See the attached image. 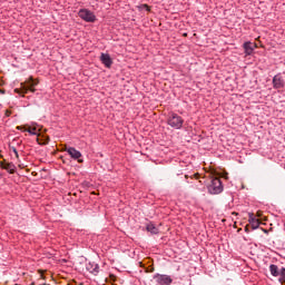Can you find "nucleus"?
<instances>
[{
    "label": "nucleus",
    "instance_id": "obj_19",
    "mask_svg": "<svg viewBox=\"0 0 285 285\" xmlns=\"http://www.w3.org/2000/svg\"><path fill=\"white\" fill-rule=\"evenodd\" d=\"M259 224H262V223L259 222V219H258V220H255L254 223H252V224H250L252 230H257V228H259Z\"/></svg>",
    "mask_w": 285,
    "mask_h": 285
},
{
    "label": "nucleus",
    "instance_id": "obj_8",
    "mask_svg": "<svg viewBox=\"0 0 285 285\" xmlns=\"http://www.w3.org/2000/svg\"><path fill=\"white\" fill-rule=\"evenodd\" d=\"M0 168H2V170H7L9 175H14L17 173V166L13 165V163L6 164V160L0 163Z\"/></svg>",
    "mask_w": 285,
    "mask_h": 285
},
{
    "label": "nucleus",
    "instance_id": "obj_18",
    "mask_svg": "<svg viewBox=\"0 0 285 285\" xmlns=\"http://www.w3.org/2000/svg\"><path fill=\"white\" fill-rule=\"evenodd\" d=\"M10 150H11V153L14 154L16 159H17L18 161H21V159L19 158V151L17 150V147H10Z\"/></svg>",
    "mask_w": 285,
    "mask_h": 285
},
{
    "label": "nucleus",
    "instance_id": "obj_6",
    "mask_svg": "<svg viewBox=\"0 0 285 285\" xmlns=\"http://www.w3.org/2000/svg\"><path fill=\"white\" fill-rule=\"evenodd\" d=\"M272 83L275 90H282V88L285 87V81L284 77H282V73H277L276 76H274Z\"/></svg>",
    "mask_w": 285,
    "mask_h": 285
},
{
    "label": "nucleus",
    "instance_id": "obj_26",
    "mask_svg": "<svg viewBox=\"0 0 285 285\" xmlns=\"http://www.w3.org/2000/svg\"><path fill=\"white\" fill-rule=\"evenodd\" d=\"M233 215H237V213L234 212Z\"/></svg>",
    "mask_w": 285,
    "mask_h": 285
},
{
    "label": "nucleus",
    "instance_id": "obj_28",
    "mask_svg": "<svg viewBox=\"0 0 285 285\" xmlns=\"http://www.w3.org/2000/svg\"><path fill=\"white\" fill-rule=\"evenodd\" d=\"M0 157H3V156H0Z\"/></svg>",
    "mask_w": 285,
    "mask_h": 285
},
{
    "label": "nucleus",
    "instance_id": "obj_17",
    "mask_svg": "<svg viewBox=\"0 0 285 285\" xmlns=\"http://www.w3.org/2000/svg\"><path fill=\"white\" fill-rule=\"evenodd\" d=\"M258 219L257 218H255V214H253V213H249L248 214V223H249V225H252L253 223H255V222H257Z\"/></svg>",
    "mask_w": 285,
    "mask_h": 285
},
{
    "label": "nucleus",
    "instance_id": "obj_1",
    "mask_svg": "<svg viewBox=\"0 0 285 285\" xmlns=\"http://www.w3.org/2000/svg\"><path fill=\"white\" fill-rule=\"evenodd\" d=\"M39 81L33 80L32 77L29 78L27 82H21L20 88L14 89V92L17 95H28V92H36L37 89H35V86H37Z\"/></svg>",
    "mask_w": 285,
    "mask_h": 285
},
{
    "label": "nucleus",
    "instance_id": "obj_2",
    "mask_svg": "<svg viewBox=\"0 0 285 285\" xmlns=\"http://www.w3.org/2000/svg\"><path fill=\"white\" fill-rule=\"evenodd\" d=\"M167 124L170 126V128H174V130H181V128H184L183 117L173 111L169 112L167 117Z\"/></svg>",
    "mask_w": 285,
    "mask_h": 285
},
{
    "label": "nucleus",
    "instance_id": "obj_14",
    "mask_svg": "<svg viewBox=\"0 0 285 285\" xmlns=\"http://www.w3.org/2000/svg\"><path fill=\"white\" fill-rule=\"evenodd\" d=\"M17 130H22V132H29V135H38L37 134V128H33V129H26V127H22V126H18L17 127Z\"/></svg>",
    "mask_w": 285,
    "mask_h": 285
},
{
    "label": "nucleus",
    "instance_id": "obj_4",
    "mask_svg": "<svg viewBox=\"0 0 285 285\" xmlns=\"http://www.w3.org/2000/svg\"><path fill=\"white\" fill-rule=\"evenodd\" d=\"M78 17L87 23H95V21H97V16H95V12L90 11L89 9H80L78 11Z\"/></svg>",
    "mask_w": 285,
    "mask_h": 285
},
{
    "label": "nucleus",
    "instance_id": "obj_22",
    "mask_svg": "<svg viewBox=\"0 0 285 285\" xmlns=\"http://www.w3.org/2000/svg\"><path fill=\"white\" fill-rule=\"evenodd\" d=\"M245 233H250V228H248V226L245 227Z\"/></svg>",
    "mask_w": 285,
    "mask_h": 285
},
{
    "label": "nucleus",
    "instance_id": "obj_27",
    "mask_svg": "<svg viewBox=\"0 0 285 285\" xmlns=\"http://www.w3.org/2000/svg\"><path fill=\"white\" fill-rule=\"evenodd\" d=\"M0 157H3V156H0Z\"/></svg>",
    "mask_w": 285,
    "mask_h": 285
},
{
    "label": "nucleus",
    "instance_id": "obj_5",
    "mask_svg": "<svg viewBox=\"0 0 285 285\" xmlns=\"http://www.w3.org/2000/svg\"><path fill=\"white\" fill-rule=\"evenodd\" d=\"M153 279L155 281L156 285H170L173 284V277L166 274H155L153 276Z\"/></svg>",
    "mask_w": 285,
    "mask_h": 285
},
{
    "label": "nucleus",
    "instance_id": "obj_10",
    "mask_svg": "<svg viewBox=\"0 0 285 285\" xmlns=\"http://www.w3.org/2000/svg\"><path fill=\"white\" fill-rule=\"evenodd\" d=\"M86 269L88 273H91V275H99V264L95 262H89L86 266Z\"/></svg>",
    "mask_w": 285,
    "mask_h": 285
},
{
    "label": "nucleus",
    "instance_id": "obj_15",
    "mask_svg": "<svg viewBox=\"0 0 285 285\" xmlns=\"http://www.w3.org/2000/svg\"><path fill=\"white\" fill-rule=\"evenodd\" d=\"M37 144H39V146H48V144H50V137L46 136L43 139L37 137Z\"/></svg>",
    "mask_w": 285,
    "mask_h": 285
},
{
    "label": "nucleus",
    "instance_id": "obj_3",
    "mask_svg": "<svg viewBox=\"0 0 285 285\" xmlns=\"http://www.w3.org/2000/svg\"><path fill=\"white\" fill-rule=\"evenodd\" d=\"M207 190L210 195H219L220 193H224V185L222 184V179L217 177L213 178L207 187Z\"/></svg>",
    "mask_w": 285,
    "mask_h": 285
},
{
    "label": "nucleus",
    "instance_id": "obj_23",
    "mask_svg": "<svg viewBox=\"0 0 285 285\" xmlns=\"http://www.w3.org/2000/svg\"><path fill=\"white\" fill-rule=\"evenodd\" d=\"M7 117H10V111H7Z\"/></svg>",
    "mask_w": 285,
    "mask_h": 285
},
{
    "label": "nucleus",
    "instance_id": "obj_20",
    "mask_svg": "<svg viewBox=\"0 0 285 285\" xmlns=\"http://www.w3.org/2000/svg\"><path fill=\"white\" fill-rule=\"evenodd\" d=\"M261 230L265 233V235H268V229H264L263 227H261Z\"/></svg>",
    "mask_w": 285,
    "mask_h": 285
},
{
    "label": "nucleus",
    "instance_id": "obj_21",
    "mask_svg": "<svg viewBox=\"0 0 285 285\" xmlns=\"http://www.w3.org/2000/svg\"><path fill=\"white\" fill-rule=\"evenodd\" d=\"M144 8H146V10L150 12V7L148 4H144Z\"/></svg>",
    "mask_w": 285,
    "mask_h": 285
},
{
    "label": "nucleus",
    "instance_id": "obj_16",
    "mask_svg": "<svg viewBox=\"0 0 285 285\" xmlns=\"http://www.w3.org/2000/svg\"><path fill=\"white\" fill-rule=\"evenodd\" d=\"M278 282H279L281 284H285V267H282V268H281V274H279V276H278Z\"/></svg>",
    "mask_w": 285,
    "mask_h": 285
},
{
    "label": "nucleus",
    "instance_id": "obj_13",
    "mask_svg": "<svg viewBox=\"0 0 285 285\" xmlns=\"http://www.w3.org/2000/svg\"><path fill=\"white\" fill-rule=\"evenodd\" d=\"M269 273H271V275H273V277H279L281 269L277 265L272 264V265H269Z\"/></svg>",
    "mask_w": 285,
    "mask_h": 285
},
{
    "label": "nucleus",
    "instance_id": "obj_7",
    "mask_svg": "<svg viewBox=\"0 0 285 285\" xmlns=\"http://www.w3.org/2000/svg\"><path fill=\"white\" fill-rule=\"evenodd\" d=\"M65 150H66V153H68V155L71 157V159H75V160L78 159L79 164L83 163V160H81V157H82L81 151L77 150V148L67 147Z\"/></svg>",
    "mask_w": 285,
    "mask_h": 285
},
{
    "label": "nucleus",
    "instance_id": "obj_24",
    "mask_svg": "<svg viewBox=\"0 0 285 285\" xmlns=\"http://www.w3.org/2000/svg\"><path fill=\"white\" fill-rule=\"evenodd\" d=\"M188 36V33H184V37H187Z\"/></svg>",
    "mask_w": 285,
    "mask_h": 285
},
{
    "label": "nucleus",
    "instance_id": "obj_12",
    "mask_svg": "<svg viewBox=\"0 0 285 285\" xmlns=\"http://www.w3.org/2000/svg\"><path fill=\"white\" fill-rule=\"evenodd\" d=\"M243 48L245 50V55L250 56L253 55L255 48H253V43L250 41L244 42Z\"/></svg>",
    "mask_w": 285,
    "mask_h": 285
},
{
    "label": "nucleus",
    "instance_id": "obj_25",
    "mask_svg": "<svg viewBox=\"0 0 285 285\" xmlns=\"http://www.w3.org/2000/svg\"><path fill=\"white\" fill-rule=\"evenodd\" d=\"M1 177H3V174H0V179H1Z\"/></svg>",
    "mask_w": 285,
    "mask_h": 285
},
{
    "label": "nucleus",
    "instance_id": "obj_11",
    "mask_svg": "<svg viewBox=\"0 0 285 285\" xmlns=\"http://www.w3.org/2000/svg\"><path fill=\"white\" fill-rule=\"evenodd\" d=\"M146 230L151 235H159V228H157V226H155L153 223H148L146 225Z\"/></svg>",
    "mask_w": 285,
    "mask_h": 285
},
{
    "label": "nucleus",
    "instance_id": "obj_9",
    "mask_svg": "<svg viewBox=\"0 0 285 285\" xmlns=\"http://www.w3.org/2000/svg\"><path fill=\"white\" fill-rule=\"evenodd\" d=\"M100 61L105 65V68H112V58H110L109 53H101Z\"/></svg>",
    "mask_w": 285,
    "mask_h": 285
}]
</instances>
